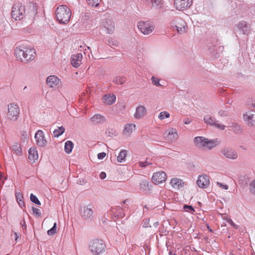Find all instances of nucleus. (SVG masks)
Segmentation results:
<instances>
[{"instance_id": "8fccbe9b", "label": "nucleus", "mask_w": 255, "mask_h": 255, "mask_svg": "<svg viewBox=\"0 0 255 255\" xmlns=\"http://www.w3.org/2000/svg\"><path fill=\"white\" fill-rule=\"evenodd\" d=\"M149 220H146L143 223V225H142V227L143 228H147L149 227Z\"/></svg>"}, {"instance_id": "2f4dec72", "label": "nucleus", "mask_w": 255, "mask_h": 255, "mask_svg": "<svg viewBox=\"0 0 255 255\" xmlns=\"http://www.w3.org/2000/svg\"><path fill=\"white\" fill-rule=\"evenodd\" d=\"M229 109L227 107H224L219 109L218 111V115L220 117H225L228 116Z\"/></svg>"}, {"instance_id": "603ef678", "label": "nucleus", "mask_w": 255, "mask_h": 255, "mask_svg": "<svg viewBox=\"0 0 255 255\" xmlns=\"http://www.w3.org/2000/svg\"><path fill=\"white\" fill-rule=\"evenodd\" d=\"M100 177L101 179H104L106 177V174L104 172H102L100 174Z\"/></svg>"}, {"instance_id": "f03ea898", "label": "nucleus", "mask_w": 255, "mask_h": 255, "mask_svg": "<svg viewBox=\"0 0 255 255\" xmlns=\"http://www.w3.org/2000/svg\"><path fill=\"white\" fill-rule=\"evenodd\" d=\"M14 54L16 59L21 61H30L35 58V50L31 47L18 46L15 48Z\"/></svg>"}, {"instance_id": "9b49d317", "label": "nucleus", "mask_w": 255, "mask_h": 255, "mask_svg": "<svg viewBox=\"0 0 255 255\" xmlns=\"http://www.w3.org/2000/svg\"><path fill=\"white\" fill-rule=\"evenodd\" d=\"M243 120L249 126L255 127V111L246 112L243 115Z\"/></svg>"}, {"instance_id": "79ce46f5", "label": "nucleus", "mask_w": 255, "mask_h": 255, "mask_svg": "<svg viewBox=\"0 0 255 255\" xmlns=\"http://www.w3.org/2000/svg\"><path fill=\"white\" fill-rule=\"evenodd\" d=\"M183 209L186 212H189L190 213L193 214L195 211L194 208L191 206L189 205H184L183 206Z\"/></svg>"}, {"instance_id": "20e7f679", "label": "nucleus", "mask_w": 255, "mask_h": 255, "mask_svg": "<svg viewBox=\"0 0 255 255\" xmlns=\"http://www.w3.org/2000/svg\"><path fill=\"white\" fill-rule=\"evenodd\" d=\"M106 246L102 240H93L89 246V248L91 252L94 255H100L102 254L105 250Z\"/></svg>"}, {"instance_id": "4d7b16f0", "label": "nucleus", "mask_w": 255, "mask_h": 255, "mask_svg": "<svg viewBox=\"0 0 255 255\" xmlns=\"http://www.w3.org/2000/svg\"><path fill=\"white\" fill-rule=\"evenodd\" d=\"M3 183V180H2V177L1 176V179L0 180V187L1 186V184Z\"/></svg>"}, {"instance_id": "f704fd0d", "label": "nucleus", "mask_w": 255, "mask_h": 255, "mask_svg": "<svg viewBox=\"0 0 255 255\" xmlns=\"http://www.w3.org/2000/svg\"><path fill=\"white\" fill-rule=\"evenodd\" d=\"M65 131V129L63 127H58L57 129H55L53 133L55 137H58L62 135Z\"/></svg>"}, {"instance_id": "bf43d9fd", "label": "nucleus", "mask_w": 255, "mask_h": 255, "mask_svg": "<svg viewBox=\"0 0 255 255\" xmlns=\"http://www.w3.org/2000/svg\"><path fill=\"white\" fill-rule=\"evenodd\" d=\"M27 88L26 87H25L24 88H23V90L24 91L25 90H26V89Z\"/></svg>"}, {"instance_id": "a878e982", "label": "nucleus", "mask_w": 255, "mask_h": 255, "mask_svg": "<svg viewBox=\"0 0 255 255\" xmlns=\"http://www.w3.org/2000/svg\"><path fill=\"white\" fill-rule=\"evenodd\" d=\"M103 100L105 105H111L115 103L116 100V96L113 94L105 95L103 96Z\"/></svg>"}, {"instance_id": "a211bd4d", "label": "nucleus", "mask_w": 255, "mask_h": 255, "mask_svg": "<svg viewBox=\"0 0 255 255\" xmlns=\"http://www.w3.org/2000/svg\"><path fill=\"white\" fill-rule=\"evenodd\" d=\"M197 184L200 188H206L210 184L209 177L206 175L199 176Z\"/></svg>"}, {"instance_id": "09e8293b", "label": "nucleus", "mask_w": 255, "mask_h": 255, "mask_svg": "<svg viewBox=\"0 0 255 255\" xmlns=\"http://www.w3.org/2000/svg\"><path fill=\"white\" fill-rule=\"evenodd\" d=\"M106 155L105 152H101L98 154V158L99 159H103Z\"/></svg>"}, {"instance_id": "1a4fd4ad", "label": "nucleus", "mask_w": 255, "mask_h": 255, "mask_svg": "<svg viewBox=\"0 0 255 255\" xmlns=\"http://www.w3.org/2000/svg\"><path fill=\"white\" fill-rule=\"evenodd\" d=\"M171 25L173 27H175L177 31L179 34H183L186 32V23L185 21L180 18H175L171 22Z\"/></svg>"}, {"instance_id": "aec40b11", "label": "nucleus", "mask_w": 255, "mask_h": 255, "mask_svg": "<svg viewBox=\"0 0 255 255\" xmlns=\"http://www.w3.org/2000/svg\"><path fill=\"white\" fill-rule=\"evenodd\" d=\"M136 125L132 123H128L125 125L123 130V134L127 137H129L135 130Z\"/></svg>"}, {"instance_id": "72a5a7b5", "label": "nucleus", "mask_w": 255, "mask_h": 255, "mask_svg": "<svg viewBox=\"0 0 255 255\" xmlns=\"http://www.w3.org/2000/svg\"><path fill=\"white\" fill-rule=\"evenodd\" d=\"M246 105L248 107L255 109V97L248 98L246 101Z\"/></svg>"}, {"instance_id": "6e6552de", "label": "nucleus", "mask_w": 255, "mask_h": 255, "mask_svg": "<svg viewBox=\"0 0 255 255\" xmlns=\"http://www.w3.org/2000/svg\"><path fill=\"white\" fill-rule=\"evenodd\" d=\"M177 130L175 128L170 127L166 129L164 133V139L169 142H173L178 138Z\"/></svg>"}, {"instance_id": "e433bc0d", "label": "nucleus", "mask_w": 255, "mask_h": 255, "mask_svg": "<svg viewBox=\"0 0 255 255\" xmlns=\"http://www.w3.org/2000/svg\"><path fill=\"white\" fill-rule=\"evenodd\" d=\"M169 117L170 114L167 111L161 112L158 116V118L160 120H163L165 119H167Z\"/></svg>"}, {"instance_id": "7c9ffc66", "label": "nucleus", "mask_w": 255, "mask_h": 255, "mask_svg": "<svg viewBox=\"0 0 255 255\" xmlns=\"http://www.w3.org/2000/svg\"><path fill=\"white\" fill-rule=\"evenodd\" d=\"M74 144L70 140L67 141L65 143L64 145V150L65 151L68 153L69 154L71 152L72 149L73 148Z\"/></svg>"}, {"instance_id": "864d4df0", "label": "nucleus", "mask_w": 255, "mask_h": 255, "mask_svg": "<svg viewBox=\"0 0 255 255\" xmlns=\"http://www.w3.org/2000/svg\"><path fill=\"white\" fill-rule=\"evenodd\" d=\"M183 123L186 125H188L191 123V121L188 119H185L183 120Z\"/></svg>"}, {"instance_id": "49530a36", "label": "nucleus", "mask_w": 255, "mask_h": 255, "mask_svg": "<svg viewBox=\"0 0 255 255\" xmlns=\"http://www.w3.org/2000/svg\"><path fill=\"white\" fill-rule=\"evenodd\" d=\"M217 185L220 187L221 188L225 190H228V186L226 184H223L222 183H220L219 182H217L216 183Z\"/></svg>"}, {"instance_id": "b1692460", "label": "nucleus", "mask_w": 255, "mask_h": 255, "mask_svg": "<svg viewBox=\"0 0 255 255\" xmlns=\"http://www.w3.org/2000/svg\"><path fill=\"white\" fill-rule=\"evenodd\" d=\"M238 30L241 34H248L250 32V25L246 21H242L237 25Z\"/></svg>"}, {"instance_id": "412c9836", "label": "nucleus", "mask_w": 255, "mask_h": 255, "mask_svg": "<svg viewBox=\"0 0 255 255\" xmlns=\"http://www.w3.org/2000/svg\"><path fill=\"white\" fill-rule=\"evenodd\" d=\"M146 108L144 106L139 105L136 108L133 116L135 119H141L146 115Z\"/></svg>"}, {"instance_id": "7ed1b4c3", "label": "nucleus", "mask_w": 255, "mask_h": 255, "mask_svg": "<svg viewBox=\"0 0 255 255\" xmlns=\"http://www.w3.org/2000/svg\"><path fill=\"white\" fill-rule=\"evenodd\" d=\"M55 15L59 23L61 24H67L70 20L71 11L68 6L61 5L57 8L55 11Z\"/></svg>"}, {"instance_id": "de8ad7c7", "label": "nucleus", "mask_w": 255, "mask_h": 255, "mask_svg": "<svg viewBox=\"0 0 255 255\" xmlns=\"http://www.w3.org/2000/svg\"><path fill=\"white\" fill-rule=\"evenodd\" d=\"M15 197L17 200V201H21V199L22 198V195L20 192L19 191H16L15 192Z\"/></svg>"}, {"instance_id": "a19ab883", "label": "nucleus", "mask_w": 255, "mask_h": 255, "mask_svg": "<svg viewBox=\"0 0 255 255\" xmlns=\"http://www.w3.org/2000/svg\"><path fill=\"white\" fill-rule=\"evenodd\" d=\"M101 0H87V2L89 5L93 6H97L100 2Z\"/></svg>"}, {"instance_id": "4c0bfd02", "label": "nucleus", "mask_w": 255, "mask_h": 255, "mask_svg": "<svg viewBox=\"0 0 255 255\" xmlns=\"http://www.w3.org/2000/svg\"><path fill=\"white\" fill-rule=\"evenodd\" d=\"M152 164V163L148 160V159L146 158L144 161H140L139 162V166L140 167H145L147 165H151Z\"/></svg>"}, {"instance_id": "c9c22d12", "label": "nucleus", "mask_w": 255, "mask_h": 255, "mask_svg": "<svg viewBox=\"0 0 255 255\" xmlns=\"http://www.w3.org/2000/svg\"><path fill=\"white\" fill-rule=\"evenodd\" d=\"M147 2L148 4L150 5L151 7L158 8L160 6L161 0H149Z\"/></svg>"}, {"instance_id": "58836bf2", "label": "nucleus", "mask_w": 255, "mask_h": 255, "mask_svg": "<svg viewBox=\"0 0 255 255\" xmlns=\"http://www.w3.org/2000/svg\"><path fill=\"white\" fill-rule=\"evenodd\" d=\"M30 200L33 203H34L37 205H41V203H40V201H39V200L38 199V198H37V197L32 193L30 194Z\"/></svg>"}, {"instance_id": "473e14b6", "label": "nucleus", "mask_w": 255, "mask_h": 255, "mask_svg": "<svg viewBox=\"0 0 255 255\" xmlns=\"http://www.w3.org/2000/svg\"><path fill=\"white\" fill-rule=\"evenodd\" d=\"M127 151L126 150H122L117 157V160L119 162H122L125 160L127 156Z\"/></svg>"}, {"instance_id": "13d9d810", "label": "nucleus", "mask_w": 255, "mask_h": 255, "mask_svg": "<svg viewBox=\"0 0 255 255\" xmlns=\"http://www.w3.org/2000/svg\"><path fill=\"white\" fill-rule=\"evenodd\" d=\"M127 201H128V200H124V201H123V203H124V204H125Z\"/></svg>"}, {"instance_id": "4468645a", "label": "nucleus", "mask_w": 255, "mask_h": 255, "mask_svg": "<svg viewBox=\"0 0 255 255\" xmlns=\"http://www.w3.org/2000/svg\"><path fill=\"white\" fill-rule=\"evenodd\" d=\"M167 176L163 171H158L153 173L152 177V181L156 185H158L165 182L166 180Z\"/></svg>"}, {"instance_id": "5701e85b", "label": "nucleus", "mask_w": 255, "mask_h": 255, "mask_svg": "<svg viewBox=\"0 0 255 255\" xmlns=\"http://www.w3.org/2000/svg\"><path fill=\"white\" fill-rule=\"evenodd\" d=\"M151 184L146 179H141L139 182V189L142 192L148 193L151 190Z\"/></svg>"}, {"instance_id": "4be33fe9", "label": "nucleus", "mask_w": 255, "mask_h": 255, "mask_svg": "<svg viewBox=\"0 0 255 255\" xmlns=\"http://www.w3.org/2000/svg\"><path fill=\"white\" fill-rule=\"evenodd\" d=\"M93 211L92 208L84 206L80 209V214L85 219H90L93 217Z\"/></svg>"}, {"instance_id": "052dcab7", "label": "nucleus", "mask_w": 255, "mask_h": 255, "mask_svg": "<svg viewBox=\"0 0 255 255\" xmlns=\"http://www.w3.org/2000/svg\"><path fill=\"white\" fill-rule=\"evenodd\" d=\"M145 1L147 2V1H148L149 0H144Z\"/></svg>"}, {"instance_id": "f3484780", "label": "nucleus", "mask_w": 255, "mask_h": 255, "mask_svg": "<svg viewBox=\"0 0 255 255\" xmlns=\"http://www.w3.org/2000/svg\"><path fill=\"white\" fill-rule=\"evenodd\" d=\"M60 82V79L55 75H50L46 80V84L51 88H55Z\"/></svg>"}, {"instance_id": "37998d69", "label": "nucleus", "mask_w": 255, "mask_h": 255, "mask_svg": "<svg viewBox=\"0 0 255 255\" xmlns=\"http://www.w3.org/2000/svg\"><path fill=\"white\" fill-rule=\"evenodd\" d=\"M151 81L153 84L156 86H161L159 83V79L155 77L152 76L151 78Z\"/></svg>"}, {"instance_id": "a18cd8bd", "label": "nucleus", "mask_w": 255, "mask_h": 255, "mask_svg": "<svg viewBox=\"0 0 255 255\" xmlns=\"http://www.w3.org/2000/svg\"><path fill=\"white\" fill-rule=\"evenodd\" d=\"M32 211H33V215H34L36 216H38V217L41 216V213H40V210L38 209L33 207Z\"/></svg>"}, {"instance_id": "f8f14e48", "label": "nucleus", "mask_w": 255, "mask_h": 255, "mask_svg": "<svg viewBox=\"0 0 255 255\" xmlns=\"http://www.w3.org/2000/svg\"><path fill=\"white\" fill-rule=\"evenodd\" d=\"M221 153L226 158L232 160L237 159L238 154L236 150L230 147H224L221 150Z\"/></svg>"}, {"instance_id": "393cba45", "label": "nucleus", "mask_w": 255, "mask_h": 255, "mask_svg": "<svg viewBox=\"0 0 255 255\" xmlns=\"http://www.w3.org/2000/svg\"><path fill=\"white\" fill-rule=\"evenodd\" d=\"M83 56L81 53H77L73 55L71 58V62L72 66L74 67H79L82 63Z\"/></svg>"}, {"instance_id": "ea45409f", "label": "nucleus", "mask_w": 255, "mask_h": 255, "mask_svg": "<svg viewBox=\"0 0 255 255\" xmlns=\"http://www.w3.org/2000/svg\"><path fill=\"white\" fill-rule=\"evenodd\" d=\"M56 233V223H55L53 227L48 230L47 234L49 236H53Z\"/></svg>"}, {"instance_id": "bb28decb", "label": "nucleus", "mask_w": 255, "mask_h": 255, "mask_svg": "<svg viewBox=\"0 0 255 255\" xmlns=\"http://www.w3.org/2000/svg\"><path fill=\"white\" fill-rule=\"evenodd\" d=\"M90 121L93 124H101L106 122V118L100 114H96L91 118Z\"/></svg>"}, {"instance_id": "6ab92c4d", "label": "nucleus", "mask_w": 255, "mask_h": 255, "mask_svg": "<svg viewBox=\"0 0 255 255\" xmlns=\"http://www.w3.org/2000/svg\"><path fill=\"white\" fill-rule=\"evenodd\" d=\"M102 24L105 30L107 31V33L111 34L114 32L115 30V23L112 19H105L103 21Z\"/></svg>"}, {"instance_id": "f257e3e1", "label": "nucleus", "mask_w": 255, "mask_h": 255, "mask_svg": "<svg viewBox=\"0 0 255 255\" xmlns=\"http://www.w3.org/2000/svg\"><path fill=\"white\" fill-rule=\"evenodd\" d=\"M193 142L196 147L202 150H211L220 143L217 138L210 139L204 136L194 137Z\"/></svg>"}, {"instance_id": "3c124183", "label": "nucleus", "mask_w": 255, "mask_h": 255, "mask_svg": "<svg viewBox=\"0 0 255 255\" xmlns=\"http://www.w3.org/2000/svg\"><path fill=\"white\" fill-rule=\"evenodd\" d=\"M228 222L234 228H238V226L231 219H229Z\"/></svg>"}, {"instance_id": "423d86ee", "label": "nucleus", "mask_w": 255, "mask_h": 255, "mask_svg": "<svg viewBox=\"0 0 255 255\" xmlns=\"http://www.w3.org/2000/svg\"><path fill=\"white\" fill-rule=\"evenodd\" d=\"M138 29L144 35H148L152 32L154 26L152 22L149 21H139L137 23Z\"/></svg>"}, {"instance_id": "680f3d73", "label": "nucleus", "mask_w": 255, "mask_h": 255, "mask_svg": "<svg viewBox=\"0 0 255 255\" xmlns=\"http://www.w3.org/2000/svg\"><path fill=\"white\" fill-rule=\"evenodd\" d=\"M158 225V222L155 223V225Z\"/></svg>"}, {"instance_id": "c85d7f7f", "label": "nucleus", "mask_w": 255, "mask_h": 255, "mask_svg": "<svg viewBox=\"0 0 255 255\" xmlns=\"http://www.w3.org/2000/svg\"><path fill=\"white\" fill-rule=\"evenodd\" d=\"M12 149L16 155H21L22 154L21 148L19 143L17 142L14 143L12 145Z\"/></svg>"}, {"instance_id": "c756f323", "label": "nucleus", "mask_w": 255, "mask_h": 255, "mask_svg": "<svg viewBox=\"0 0 255 255\" xmlns=\"http://www.w3.org/2000/svg\"><path fill=\"white\" fill-rule=\"evenodd\" d=\"M127 80L125 76H118L113 79V82L117 85H122L125 83Z\"/></svg>"}, {"instance_id": "c03bdc74", "label": "nucleus", "mask_w": 255, "mask_h": 255, "mask_svg": "<svg viewBox=\"0 0 255 255\" xmlns=\"http://www.w3.org/2000/svg\"><path fill=\"white\" fill-rule=\"evenodd\" d=\"M250 189L251 192L255 195V179L254 180L250 185Z\"/></svg>"}, {"instance_id": "cd10ccee", "label": "nucleus", "mask_w": 255, "mask_h": 255, "mask_svg": "<svg viewBox=\"0 0 255 255\" xmlns=\"http://www.w3.org/2000/svg\"><path fill=\"white\" fill-rule=\"evenodd\" d=\"M28 158L32 161L34 162L38 158V154L37 150L34 147H31L29 150Z\"/></svg>"}, {"instance_id": "dca6fc26", "label": "nucleus", "mask_w": 255, "mask_h": 255, "mask_svg": "<svg viewBox=\"0 0 255 255\" xmlns=\"http://www.w3.org/2000/svg\"><path fill=\"white\" fill-rule=\"evenodd\" d=\"M36 144L39 146L44 147L46 145L47 141L45 138L43 131L38 130L36 131L34 136Z\"/></svg>"}, {"instance_id": "5fc2aeb1", "label": "nucleus", "mask_w": 255, "mask_h": 255, "mask_svg": "<svg viewBox=\"0 0 255 255\" xmlns=\"http://www.w3.org/2000/svg\"><path fill=\"white\" fill-rule=\"evenodd\" d=\"M17 202L20 207H22V206L24 205V202L22 200H21V201H18Z\"/></svg>"}, {"instance_id": "39448f33", "label": "nucleus", "mask_w": 255, "mask_h": 255, "mask_svg": "<svg viewBox=\"0 0 255 255\" xmlns=\"http://www.w3.org/2000/svg\"><path fill=\"white\" fill-rule=\"evenodd\" d=\"M20 109L19 106L14 103H10L7 106V118L11 121H16L19 117Z\"/></svg>"}, {"instance_id": "ddd939ff", "label": "nucleus", "mask_w": 255, "mask_h": 255, "mask_svg": "<svg viewBox=\"0 0 255 255\" xmlns=\"http://www.w3.org/2000/svg\"><path fill=\"white\" fill-rule=\"evenodd\" d=\"M192 0H174V6L178 10H183L192 4Z\"/></svg>"}, {"instance_id": "2eb2a0df", "label": "nucleus", "mask_w": 255, "mask_h": 255, "mask_svg": "<svg viewBox=\"0 0 255 255\" xmlns=\"http://www.w3.org/2000/svg\"><path fill=\"white\" fill-rule=\"evenodd\" d=\"M169 183L172 188L175 190H181L185 185V183L183 180L177 177L171 178Z\"/></svg>"}, {"instance_id": "9d476101", "label": "nucleus", "mask_w": 255, "mask_h": 255, "mask_svg": "<svg viewBox=\"0 0 255 255\" xmlns=\"http://www.w3.org/2000/svg\"><path fill=\"white\" fill-rule=\"evenodd\" d=\"M203 120L204 122L208 125L214 127L220 130H224L225 129L226 126L224 125L219 123L215 118L211 117L210 115H205L204 117Z\"/></svg>"}, {"instance_id": "0eeeda50", "label": "nucleus", "mask_w": 255, "mask_h": 255, "mask_svg": "<svg viewBox=\"0 0 255 255\" xmlns=\"http://www.w3.org/2000/svg\"><path fill=\"white\" fill-rule=\"evenodd\" d=\"M25 13L24 6L21 3H15L12 8L11 11L12 17L15 20L22 19Z\"/></svg>"}, {"instance_id": "6e6d98bb", "label": "nucleus", "mask_w": 255, "mask_h": 255, "mask_svg": "<svg viewBox=\"0 0 255 255\" xmlns=\"http://www.w3.org/2000/svg\"><path fill=\"white\" fill-rule=\"evenodd\" d=\"M14 236H15V240L16 241L19 238V236H18L17 234L16 233H14Z\"/></svg>"}]
</instances>
